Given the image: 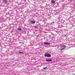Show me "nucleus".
<instances>
[{"label":"nucleus","mask_w":75,"mask_h":75,"mask_svg":"<svg viewBox=\"0 0 75 75\" xmlns=\"http://www.w3.org/2000/svg\"><path fill=\"white\" fill-rule=\"evenodd\" d=\"M66 48V45H63V46H61L60 48V50H64L65 48Z\"/></svg>","instance_id":"obj_1"},{"label":"nucleus","mask_w":75,"mask_h":75,"mask_svg":"<svg viewBox=\"0 0 75 75\" xmlns=\"http://www.w3.org/2000/svg\"><path fill=\"white\" fill-rule=\"evenodd\" d=\"M44 55L45 57H51V55L50 54H45Z\"/></svg>","instance_id":"obj_2"},{"label":"nucleus","mask_w":75,"mask_h":75,"mask_svg":"<svg viewBox=\"0 0 75 75\" xmlns=\"http://www.w3.org/2000/svg\"><path fill=\"white\" fill-rule=\"evenodd\" d=\"M3 3L4 4H6V3H7V1L5 0L3 1Z\"/></svg>","instance_id":"obj_3"},{"label":"nucleus","mask_w":75,"mask_h":75,"mask_svg":"<svg viewBox=\"0 0 75 75\" xmlns=\"http://www.w3.org/2000/svg\"><path fill=\"white\" fill-rule=\"evenodd\" d=\"M30 23L32 24H34L35 23V21H30Z\"/></svg>","instance_id":"obj_4"},{"label":"nucleus","mask_w":75,"mask_h":75,"mask_svg":"<svg viewBox=\"0 0 75 75\" xmlns=\"http://www.w3.org/2000/svg\"><path fill=\"white\" fill-rule=\"evenodd\" d=\"M46 61H47V62H50V61H52V59H46Z\"/></svg>","instance_id":"obj_5"},{"label":"nucleus","mask_w":75,"mask_h":75,"mask_svg":"<svg viewBox=\"0 0 75 75\" xmlns=\"http://www.w3.org/2000/svg\"><path fill=\"white\" fill-rule=\"evenodd\" d=\"M44 44H45V45H50V43H48V42H44Z\"/></svg>","instance_id":"obj_6"},{"label":"nucleus","mask_w":75,"mask_h":75,"mask_svg":"<svg viewBox=\"0 0 75 75\" xmlns=\"http://www.w3.org/2000/svg\"><path fill=\"white\" fill-rule=\"evenodd\" d=\"M51 2L52 3H53V4H54V3H55V1H54V0H52Z\"/></svg>","instance_id":"obj_7"},{"label":"nucleus","mask_w":75,"mask_h":75,"mask_svg":"<svg viewBox=\"0 0 75 75\" xmlns=\"http://www.w3.org/2000/svg\"><path fill=\"white\" fill-rule=\"evenodd\" d=\"M22 30V29H21V28H18V31H21Z\"/></svg>","instance_id":"obj_8"},{"label":"nucleus","mask_w":75,"mask_h":75,"mask_svg":"<svg viewBox=\"0 0 75 75\" xmlns=\"http://www.w3.org/2000/svg\"><path fill=\"white\" fill-rule=\"evenodd\" d=\"M19 54H23V52H19Z\"/></svg>","instance_id":"obj_9"},{"label":"nucleus","mask_w":75,"mask_h":75,"mask_svg":"<svg viewBox=\"0 0 75 75\" xmlns=\"http://www.w3.org/2000/svg\"><path fill=\"white\" fill-rule=\"evenodd\" d=\"M34 27L35 28H38V27H37V26H35Z\"/></svg>","instance_id":"obj_10"},{"label":"nucleus","mask_w":75,"mask_h":75,"mask_svg":"<svg viewBox=\"0 0 75 75\" xmlns=\"http://www.w3.org/2000/svg\"><path fill=\"white\" fill-rule=\"evenodd\" d=\"M47 67H45L43 68V69H47Z\"/></svg>","instance_id":"obj_11"}]
</instances>
